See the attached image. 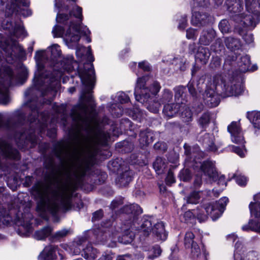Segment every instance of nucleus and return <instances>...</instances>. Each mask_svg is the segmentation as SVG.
I'll list each match as a JSON object with an SVG mask.
<instances>
[{
  "label": "nucleus",
  "instance_id": "39448f33",
  "mask_svg": "<svg viewBox=\"0 0 260 260\" xmlns=\"http://www.w3.org/2000/svg\"><path fill=\"white\" fill-rule=\"evenodd\" d=\"M63 70V71L53 69V71H46L45 73H42L41 71H39L38 74H35V86L26 91L25 96H29L38 90L42 96H49V99L45 102L47 104H50L60 86L59 80L63 72H71L72 67L70 65L64 67Z\"/></svg>",
  "mask_w": 260,
  "mask_h": 260
},
{
  "label": "nucleus",
  "instance_id": "f8f14e48",
  "mask_svg": "<svg viewBox=\"0 0 260 260\" xmlns=\"http://www.w3.org/2000/svg\"><path fill=\"white\" fill-rule=\"evenodd\" d=\"M77 72L82 84L85 86L81 98L84 101L89 102L91 100V90L95 82V72L93 64L91 63H85L83 67H79Z\"/></svg>",
  "mask_w": 260,
  "mask_h": 260
},
{
  "label": "nucleus",
  "instance_id": "a211bd4d",
  "mask_svg": "<svg viewBox=\"0 0 260 260\" xmlns=\"http://www.w3.org/2000/svg\"><path fill=\"white\" fill-rule=\"evenodd\" d=\"M120 212L128 215L131 219L133 218V223L130 228L132 230L135 229L138 231L137 227H140V225H139V223H137V221L138 219V215L142 213V209L141 207L136 204L125 205L121 209Z\"/></svg>",
  "mask_w": 260,
  "mask_h": 260
},
{
  "label": "nucleus",
  "instance_id": "4468645a",
  "mask_svg": "<svg viewBox=\"0 0 260 260\" xmlns=\"http://www.w3.org/2000/svg\"><path fill=\"white\" fill-rule=\"evenodd\" d=\"M228 131L231 135L233 142L242 144L241 146H229L228 150H231L237 154L241 157H244L246 153V150L244 144L245 143L243 136V133L239 122L233 121L228 126Z\"/></svg>",
  "mask_w": 260,
  "mask_h": 260
},
{
  "label": "nucleus",
  "instance_id": "f3484780",
  "mask_svg": "<svg viewBox=\"0 0 260 260\" xmlns=\"http://www.w3.org/2000/svg\"><path fill=\"white\" fill-rule=\"evenodd\" d=\"M247 251L246 248L239 240L235 246L234 260H259L258 254L255 251Z\"/></svg>",
  "mask_w": 260,
  "mask_h": 260
},
{
  "label": "nucleus",
  "instance_id": "774afa93",
  "mask_svg": "<svg viewBox=\"0 0 260 260\" xmlns=\"http://www.w3.org/2000/svg\"><path fill=\"white\" fill-rule=\"evenodd\" d=\"M130 259L129 255H119L117 256L116 260H128Z\"/></svg>",
  "mask_w": 260,
  "mask_h": 260
},
{
  "label": "nucleus",
  "instance_id": "bf43d9fd",
  "mask_svg": "<svg viewBox=\"0 0 260 260\" xmlns=\"http://www.w3.org/2000/svg\"><path fill=\"white\" fill-rule=\"evenodd\" d=\"M236 181L239 185L244 186L246 185L247 180L246 177L244 176H238L236 177Z\"/></svg>",
  "mask_w": 260,
  "mask_h": 260
},
{
  "label": "nucleus",
  "instance_id": "c03bdc74",
  "mask_svg": "<svg viewBox=\"0 0 260 260\" xmlns=\"http://www.w3.org/2000/svg\"><path fill=\"white\" fill-rule=\"evenodd\" d=\"M173 98V93L169 89H165L164 90L161 98L160 99V102L161 104H165L169 103Z\"/></svg>",
  "mask_w": 260,
  "mask_h": 260
},
{
  "label": "nucleus",
  "instance_id": "9d476101",
  "mask_svg": "<svg viewBox=\"0 0 260 260\" xmlns=\"http://www.w3.org/2000/svg\"><path fill=\"white\" fill-rule=\"evenodd\" d=\"M21 78V75H16L9 67L0 68V104L7 105L10 102L9 87L18 84Z\"/></svg>",
  "mask_w": 260,
  "mask_h": 260
},
{
  "label": "nucleus",
  "instance_id": "4d7b16f0",
  "mask_svg": "<svg viewBox=\"0 0 260 260\" xmlns=\"http://www.w3.org/2000/svg\"><path fill=\"white\" fill-rule=\"evenodd\" d=\"M175 181V179L174 176V174L172 171L170 170L167 174V176L166 178V182L167 185H171L172 183H174Z\"/></svg>",
  "mask_w": 260,
  "mask_h": 260
},
{
  "label": "nucleus",
  "instance_id": "2eb2a0df",
  "mask_svg": "<svg viewBox=\"0 0 260 260\" xmlns=\"http://www.w3.org/2000/svg\"><path fill=\"white\" fill-rule=\"evenodd\" d=\"M61 54L59 46L55 44L48 47L47 51H37L35 58L37 65L41 67L46 61H50L54 63L57 60V58L61 56Z\"/></svg>",
  "mask_w": 260,
  "mask_h": 260
},
{
  "label": "nucleus",
  "instance_id": "dca6fc26",
  "mask_svg": "<svg viewBox=\"0 0 260 260\" xmlns=\"http://www.w3.org/2000/svg\"><path fill=\"white\" fill-rule=\"evenodd\" d=\"M229 199L226 197L221 198L219 201L207 205L204 210L207 215H210L213 220L218 219L224 212Z\"/></svg>",
  "mask_w": 260,
  "mask_h": 260
},
{
  "label": "nucleus",
  "instance_id": "864d4df0",
  "mask_svg": "<svg viewBox=\"0 0 260 260\" xmlns=\"http://www.w3.org/2000/svg\"><path fill=\"white\" fill-rule=\"evenodd\" d=\"M117 100L121 104L126 103L129 101V98L124 92H119L116 95Z\"/></svg>",
  "mask_w": 260,
  "mask_h": 260
},
{
  "label": "nucleus",
  "instance_id": "bb28decb",
  "mask_svg": "<svg viewBox=\"0 0 260 260\" xmlns=\"http://www.w3.org/2000/svg\"><path fill=\"white\" fill-rule=\"evenodd\" d=\"M139 142L142 146H147L152 143L154 140V135L149 129L141 131L139 134Z\"/></svg>",
  "mask_w": 260,
  "mask_h": 260
},
{
  "label": "nucleus",
  "instance_id": "338daca9",
  "mask_svg": "<svg viewBox=\"0 0 260 260\" xmlns=\"http://www.w3.org/2000/svg\"><path fill=\"white\" fill-rule=\"evenodd\" d=\"M64 148L62 147H60L56 152V156L60 159H62V154L64 153Z\"/></svg>",
  "mask_w": 260,
  "mask_h": 260
},
{
  "label": "nucleus",
  "instance_id": "72a5a7b5",
  "mask_svg": "<svg viewBox=\"0 0 260 260\" xmlns=\"http://www.w3.org/2000/svg\"><path fill=\"white\" fill-rule=\"evenodd\" d=\"M225 5L229 12L235 14V15L241 11L242 7L241 2L237 0H226Z\"/></svg>",
  "mask_w": 260,
  "mask_h": 260
},
{
  "label": "nucleus",
  "instance_id": "423d86ee",
  "mask_svg": "<svg viewBox=\"0 0 260 260\" xmlns=\"http://www.w3.org/2000/svg\"><path fill=\"white\" fill-rule=\"evenodd\" d=\"M213 82V85L207 87L204 94L205 104L211 108L217 106L220 103L218 92L220 91L223 97L238 96L243 92V87L240 83L231 80L226 81L221 75H215Z\"/></svg>",
  "mask_w": 260,
  "mask_h": 260
},
{
  "label": "nucleus",
  "instance_id": "e433bc0d",
  "mask_svg": "<svg viewBox=\"0 0 260 260\" xmlns=\"http://www.w3.org/2000/svg\"><path fill=\"white\" fill-rule=\"evenodd\" d=\"M82 255L87 260L94 259L97 257L98 251L93 248L90 244H88L85 248L83 249Z\"/></svg>",
  "mask_w": 260,
  "mask_h": 260
},
{
  "label": "nucleus",
  "instance_id": "7c9ffc66",
  "mask_svg": "<svg viewBox=\"0 0 260 260\" xmlns=\"http://www.w3.org/2000/svg\"><path fill=\"white\" fill-rule=\"evenodd\" d=\"M175 92V99L176 102L181 104H185L187 102L186 99L185 87L183 86H178L174 88Z\"/></svg>",
  "mask_w": 260,
  "mask_h": 260
},
{
  "label": "nucleus",
  "instance_id": "20e7f679",
  "mask_svg": "<svg viewBox=\"0 0 260 260\" xmlns=\"http://www.w3.org/2000/svg\"><path fill=\"white\" fill-rule=\"evenodd\" d=\"M82 9L81 7L75 5L70 12L69 15L64 14H58L56 16V21L58 23L68 25V28L65 32L64 28L59 25H55L52 29L54 37L63 38L67 44L70 43H77L80 40L81 35L86 37L88 43L91 42V39L88 37L90 31L86 26H82L80 23H75L71 19L73 15L75 18L83 19Z\"/></svg>",
  "mask_w": 260,
  "mask_h": 260
},
{
  "label": "nucleus",
  "instance_id": "f257e3e1",
  "mask_svg": "<svg viewBox=\"0 0 260 260\" xmlns=\"http://www.w3.org/2000/svg\"><path fill=\"white\" fill-rule=\"evenodd\" d=\"M93 109L82 103L73 108L71 116L77 124L79 135L80 149L85 151L88 158H81L76 155L75 160L71 162L69 175L75 185H80L86 172L89 169L91 161L99 153V145H106L110 138V134L100 126L93 114Z\"/></svg>",
  "mask_w": 260,
  "mask_h": 260
},
{
  "label": "nucleus",
  "instance_id": "0eeeda50",
  "mask_svg": "<svg viewBox=\"0 0 260 260\" xmlns=\"http://www.w3.org/2000/svg\"><path fill=\"white\" fill-rule=\"evenodd\" d=\"M150 78L147 76L138 78L134 94L136 100L144 104L150 112L157 113L161 104L155 102L154 99L159 91L161 87L157 81H153L149 87H145Z\"/></svg>",
  "mask_w": 260,
  "mask_h": 260
},
{
  "label": "nucleus",
  "instance_id": "6e6d98bb",
  "mask_svg": "<svg viewBox=\"0 0 260 260\" xmlns=\"http://www.w3.org/2000/svg\"><path fill=\"white\" fill-rule=\"evenodd\" d=\"M221 59L218 56L213 57L210 63L211 67L213 69L218 68L220 66Z\"/></svg>",
  "mask_w": 260,
  "mask_h": 260
},
{
  "label": "nucleus",
  "instance_id": "13d9d810",
  "mask_svg": "<svg viewBox=\"0 0 260 260\" xmlns=\"http://www.w3.org/2000/svg\"><path fill=\"white\" fill-rule=\"evenodd\" d=\"M138 66L140 69L143 70L145 72H149L151 70L149 63L146 61L139 62Z\"/></svg>",
  "mask_w": 260,
  "mask_h": 260
},
{
  "label": "nucleus",
  "instance_id": "09e8293b",
  "mask_svg": "<svg viewBox=\"0 0 260 260\" xmlns=\"http://www.w3.org/2000/svg\"><path fill=\"white\" fill-rule=\"evenodd\" d=\"M191 249V255L194 258H198L201 256V249L196 243L190 246Z\"/></svg>",
  "mask_w": 260,
  "mask_h": 260
},
{
  "label": "nucleus",
  "instance_id": "4be33fe9",
  "mask_svg": "<svg viewBox=\"0 0 260 260\" xmlns=\"http://www.w3.org/2000/svg\"><path fill=\"white\" fill-rule=\"evenodd\" d=\"M199 141L207 150L215 152L218 149L214 144V137L212 134L206 133L199 139Z\"/></svg>",
  "mask_w": 260,
  "mask_h": 260
},
{
  "label": "nucleus",
  "instance_id": "f03ea898",
  "mask_svg": "<svg viewBox=\"0 0 260 260\" xmlns=\"http://www.w3.org/2000/svg\"><path fill=\"white\" fill-rule=\"evenodd\" d=\"M31 112L26 120V114L21 109L15 110L12 115V118L15 121L12 122L10 120L5 122L4 116L0 113V129L7 131L14 137L20 149L32 148L38 142L36 133H42L47 126L50 119L48 112L39 115L40 107L37 102L33 100L26 104Z\"/></svg>",
  "mask_w": 260,
  "mask_h": 260
},
{
  "label": "nucleus",
  "instance_id": "a18cd8bd",
  "mask_svg": "<svg viewBox=\"0 0 260 260\" xmlns=\"http://www.w3.org/2000/svg\"><path fill=\"white\" fill-rule=\"evenodd\" d=\"M161 252V250L160 246L155 245L149 250L148 257L149 258H154L160 255Z\"/></svg>",
  "mask_w": 260,
  "mask_h": 260
},
{
  "label": "nucleus",
  "instance_id": "052dcab7",
  "mask_svg": "<svg viewBox=\"0 0 260 260\" xmlns=\"http://www.w3.org/2000/svg\"><path fill=\"white\" fill-rule=\"evenodd\" d=\"M103 215V212L102 210H99L93 213L92 221H95L100 220Z\"/></svg>",
  "mask_w": 260,
  "mask_h": 260
},
{
  "label": "nucleus",
  "instance_id": "a878e982",
  "mask_svg": "<svg viewBox=\"0 0 260 260\" xmlns=\"http://www.w3.org/2000/svg\"><path fill=\"white\" fill-rule=\"evenodd\" d=\"M224 43L226 47L234 52L237 55L239 52H242L240 41L233 37H227L224 39Z\"/></svg>",
  "mask_w": 260,
  "mask_h": 260
},
{
  "label": "nucleus",
  "instance_id": "cd10ccee",
  "mask_svg": "<svg viewBox=\"0 0 260 260\" xmlns=\"http://www.w3.org/2000/svg\"><path fill=\"white\" fill-rule=\"evenodd\" d=\"M133 172L131 170H126L120 174L116 179V183L119 187H124L132 181Z\"/></svg>",
  "mask_w": 260,
  "mask_h": 260
},
{
  "label": "nucleus",
  "instance_id": "680f3d73",
  "mask_svg": "<svg viewBox=\"0 0 260 260\" xmlns=\"http://www.w3.org/2000/svg\"><path fill=\"white\" fill-rule=\"evenodd\" d=\"M187 16L185 15H184L181 19L180 20L178 28L180 29H184L187 26Z\"/></svg>",
  "mask_w": 260,
  "mask_h": 260
},
{
  "label": "nucleus",
  "instance_id": "412c9836",
  "mask_svg": "<svg viewBox=\"0 0 260 260\" xmlns=\"http://www.w3.org/2000/svg\"><path fill=\"white\" fill-rule=\"evenodd\" d=\"M193 212L188 210L185 212L182 215L180 216L182 221L186 223L192 222L194 218L197 217L200 222L205 221L207 218V215L202 213L203 211H200V209H197L193 210Z\"/></svg>",
  "mask_w": 260,
  "mask_h": 260
},
{
  "label": "nucleus",
  "instance_id": "393cba45",
  "mask_svg": "<svg viewBox=\"0 0 260 260\" xmlns=\"http://www.w3.org/2000/svg\"><path fill=\"white\" fill-rule=\"evenodd\" d=\"M236 17L237 19H235V20L238 21V19H239V23L243 27L253 29L256 26V22L251 15H244L238 14L236 15Z\"/></svg>",
  "mask_w": 260,
  "mask_h": 260
},
{
  "label": "nucleus",
  "instance_id": "58836bf2",
  "mask_svg": "<svg viewBox=\"0 0 260 260\" xmlns=\"http://www.w3.org/2000/svg\"><path fill=\"white\" fill-rule=\"evenodd\" d=\"M194 235L191 232L186 233L184 239V243L186 248H190V246L196 243L194 241Z\"/></svg>",
  "mask_w": 260,
  "mask_h": 260
},
{
  "label": "nucleus",
  "instance_id": "2f4dec72",
  "mask_svg": "<svg viewBox=\"0 0 260 260\" xmlns=\"http://www.w3.org/2000/svg\"><path fill=\"white\" fill-rule=\"evenodd\" d=\"M180 108V103H173L164 106L163 113L169 118L174 116L178 112Z\"/></svg>",
  "mask_w": 260,
  "mask_h": 260
},
{
  "label": "nucleus",
  "instance_id": "79ce46f5",
  "mask_svg": "<svg viewBox=\"0 0 260 260\" xmlns=\"http://www.w3.org/2000/svg\"><path fill=\"white\" fill-rule=\"evenodd\" d=\"M181 117L184 122H188L192 119V113L189 108H185L181 113Z\"/></svg>",
  "mask_w": 260,
  "mask_h": 260
},
{
  "label": "nucleus",
  "instance_id": "69168bd1",
  "mask_svg": "<svg viewBox=\"0 0 260 260\" xmlns=\"http://www.w3.org/2000/svg\"><path fill=\"white\" fill-rule=\"evenodd\" d=\"M197 49V46L194 43L190 44L188 46V51L190 54H193L195 53Z\"/></svg>",
  "mask_w": 260,
  "mask_h": 260
},
{
  "label": "nucleus",
  "instance_id": "1a4fd4ad",
  "mask_svg": "<svg viewBox=\"0 0 260 260\" xmlns=\"http://www.w3.org/2000/svg\"><path fill=\"white\" fill-rule=\"evenodd\" d=\"M11 3L6 6L5 11L6 19L2 23V26L4 29H8L10 31L16 33L18 30L22 32H24V29L20 24L14 23L10 18L13 14H16L20 11V14L24 17L29 16L31 15V11L29 9H20V4L23 6L27 7L29 5L28 0H10Z\"/></svg>",
  "mask_w": 260,
  "mask_h": 260
},
{
  "label": "nucleus",
  "instance_id": "a19ab883",
  "mask_svg": "<svg viewBox=\"0 0 260 260\" xmlns=\"http://www.w3.org/2000/svg\"><path fill=\"white\" fill-rule=\"evenodd\" d=\"M210 114L208 112H205L203 114L199 120V124L203 128L206 127L210 122Z\"/></svg>",
  "mask_w": 260,
  "mask_h": 260
},
{
  "label": "nucleus",
  "instance_id": "c756f323",
  "mask_svg": "<svg viewBox=\"0 0 260 260\" xmlns=\"http://www.w3.org/2000/svg\"><path fill=\"white\" fill-rule=\"evenodd\" d=\"M210 55V52L208 48L203 47H199L195 56L196 60L197 62H200L202 64H205L207 63Z\"/></svg>",
  "mask_w": 260,
  "mask_h": 260
},
{
  "label": "nucleus",
  "instance_id": "c9c22d12",
  "mask_svg": "<svg viewBox=\"0 0 260 260\" xmlns=\"http://www.w3.org/2000/svg\"><path fill=\"white\" fill-rule=\"evenodd\" d=\"M53 229L50 226H47L43 229L35 232L34 237L38 240H44L51 233Z\"/></svg>",
  "mask_w": 260,
  "mask_h": 260
},
{
  "label": "nucleus",
  "instance_id": "5701e85b",
  "mask_svg": "<svg viewBox=\"0 0 260 260\" xmlns=\"http://www.w3.org/2000/svg\"><path fill=\"white\" fill-rule=\"evenodd\" d=\"M216 36L215 31L212 28L204 29L201 33L199 43L204 46L209 45Z\"/></svg>",
  "mask_w": 260,
  "mask_h": 260
},
{
  "label": "nucleus",
  "instance_id": "e2e57ef3",
  "mask_svg": "<svg viewBox=\"0 0 260 260\" xmlns=\"http://www.w3.org/2000/svg\"><path fill=\"white\" fill-rule=\"evenodd\" d=\"M243 39L247 44H250L253 41V36L251 34H246L244 37Z\"/></svg>",
  "mask_w": 260,
  "mask_h": 260
},
{
  "label": "nucleus",
  "instance_id": "8fccbe9b",
  "mask_svg": "<svg viewBox=\"0 0 260 260\" xmlns=\"http://www.w3.org/2000/svg\"><path fill=\"white\" fill-rule=\"evenodd\" d=\"M70 232V229H63L56 232L53 236V238L56 239H60L67 236Z\"/></svg>",
  "mask_w": 260,
  "mask_h": 260
},
{
  "label": "nucleus",
  "instance_id": "0e129e2a",
  "mask_svg": "<svg viewBox=\"0 0 260 260\" xmlns=\"http://www.w3.org/2000/svg\"><path fill=\"white\" fill-rule=\"evenodd\" d=\"M188 88L189 92H190V94L192 96H195L196 95V91L195 89V88L194 87L192 83H189L188 84Z\"/></svg>",
  "mask_w": 260,
  "mask_h": 260
},
{
  "label": "nucleus",
  "instance_id": "c85d7f7f",
  "mask_svg": "<svg viewBox=\"0 0 260 260\" xmlns=\"http://www.w3.org/2000/svg\"><path fill=\"white\" fill-rule=\"evenodd\" d=\"M208 15L205 13L193 11L191 20V24L194 26H202L207 23Z\"/></svg>",
  "mask_w": 260,
  "mask_h": 260
},
{
  "label": "nucleus",
  "instance_id": "f704fd0d",
  "mask_svg": "<svg viewBox=\"0 0 260 260\" xmlns=\"http://www.w3.org/2000/svg\"><path fill=\"white\" fill-rule=\"evenodd\" d=\"M167 162L165 159L158 157L153 162V168L157 174H161L165 172L167 168Z\"/></svg>",
  "mask_w": 260,
  "mask_h": 260
},
{
  "label": "nucleus",
  "instance_id": "ddd939ff",
  "mask_svg": "<svg viewBox=\"0 0 260 260\" xmlns=\"http://www.w3.org/2000/svg\"><path fill=\"white\" fill-rule=\"evenodd\" d=\"M138 228V231L142 233L144 236H148L151 233L158 240L165 241L167 239L168 234L165 229L162 222L155 223L154 219L150 216L144 217Z\"/></svg>",
  "mask_w": 260,
  "mask_h": 260
},
{
  "label": "nucleus",
  "instance_id": "de8ad7c7",
  "mask_svg": "<svg viewBox=\"0 0 260 260\" xmlns=\"http://www.w3.org/2000/svg\"><path fill=\"white\" fill-rule=\"evenodd\" d=\"M52 109L55 113L63 115L66 112V105L64 104L57 105L56 103H54L52 106Z\"/></svg>",
  "mask_w": 260,
  "mask_h": 260
},
{
  "label": "nucleus",
  "instance_id": "37998d69",
  "mask_svg": "<svg viewBox=\"0 0 260 260\" xmlns=\"http://www.w3.org/2000/svg\"><path fill=\"white\" fill-rule=\"evenodd\" d=\"M219 28L222 34L229 32L231 27L229 21L226 19L222 20L219 24Z\"/></svg>",
  "mask_w": 260,
  "mask_h": 260
},
{
  "label": "nucleus",
  "instance_id": "49530a36",
  "mask_svg": "<svg viewBox=\"0 0 260 260\" xmlns=\"http://www.w3.org/2000/svg\"><path fill=\"white\" fill-rule=\"evenodd\" d=\"M198 34V29L190 27L186 30V37L189 40H196Z\"/></svg>",
  "mask_w": 260,
  "mask_h": 260
},
{
  "label": "nucleus",
  "instance_id": "4c0bfd02",
  "mask_svg": "<svg viewBox=\"0 0 260 260\" xmlns=\"http://www.w3.org/2000/svg\"><path fill=\"white\" fill-rule=\"evenodd\" d=\"M247 117L252 123L254 127L260 128V112H248Z\"/></svg>",
  "mask_w": 260,
  "mask_h": 260
},
{
  "label": "nucleus",
  "instance_id": "ea45409f",
  "mask_svg": "<svg viewBox=\"0 0 260 260\" xmlns=\"http://www.w3.org/2000/svg\"><path fill=\"white\" fill-rule=\"evenodd\" d=\"M186 202L188 204H196L199 203L200 196L199 192L192 191L189 196L186 197Z\"/></svg>",
  "mask_w": 260,
  "mask_h": 260
},
{
  "label": "nucleus",
  "instance_id": "473e14b6",
  "mask_svg": "<svg viewBox=\"0 0 260 260\" xmlns=\"http://www.w3.org/2000/svg\"><path fill=\"white\" fill-rule=\"evenodd\" d=\"M245 6L249 13L255 15H260V0H246Z\"/></svg>",
  "mask_w": 260,
  "mask_h": 260
},
{
  "label": "nucleus",
  "instance_id": "3c124183",
  "mask_svg": "<svg viewBox=\"0 0 260 260\" xmlns=\"http://www.w3.org/2000/svg\"><path fill=\"white\" fill-rule=\"evenodd\" d=\"M179 177L183 181L189 180L191 177L190 171L188 169L182 170L180 173Z\"/></svg>",
  "mask_w": 260,
  "mask_h": 260
},
{
  "label": "nucleus",
  "instance_id": "603ef678",
  "mask_svg": "<svg viewBox=\"0 0 260 260\" xmlns=\"http://www.w3.org/2000/svg\"><path fill=\"white\" fill-rule=\"evenodd\" d=\"M223 47V41L220 38L217 39L214 44L211 46V49L214 52H218V51H220L221 48Z\"/></svg>",
  "mask_w": 260,
  "mask_h": 260
},
{
  "label": "nucleus",
  "instance_id": "6e6552de",
  "mask_svg": "<svg viewBox=\"0 0 260 260\" xmlns=\"http://www.w3.org/2000/svg\"><path fill=\"white\" fill-rule=\"evenodd\" d=\"M185 154L187 156L186 160L192 163L190 165L195 171L199 173L196 175V178L194 181V186L199 187L202 183V178L199 176L200 173H203L212 181H216L218 178V174L215 169L214 163L210 160L205 161L203 162L198 160L197 155L199 152L198 150H191L190 147L186 143L184 145Z\"/></svg>",
  "mask_w": 260,
  "mask_h": 260
},
{
  "label": "nucleus",
  "instance_id": "7ed1b4c3",
  "mask_svg": "<svg viewBox=\"0 0 260 260\" xmlns=\"http://www.w3.org/2000/svg\"><path fill=\"white\" fill-rule=\"evenodd\" d=\"M32 194L37 202V210L43 218L46 213L55 216L71 207L73 190L67 185L54 188L49 184H38L33 187Z\"/></svg>",
  "mask_w": 260,
  "mask_h": 260
},
{
  "label": "nucleus",
  "instance_id": "5fc2aeb1",
  "mask_svg": "<svg viewBox=\"0 0 260 260\" xmlns=\"http://www.w3.org/2000/svg\"><path fill=\"white\" fill-rule=\"evenodd\" d=\"M123 198L122 197L116 198L112 202L110 208L112 210H115L116 208H118L119 206L123 204Z\"/></svg>",
  "mask_w": 260,
  "mask_h": 260
},
{
  "label": "nucleus",
  "instance_id": "9b49d317",
  "mask_svg": "<svg viewBox=\"0 0 260 260\" xmlns=\"http://www.w3.org/2000/svg\"><path fill=\"white\" fill-rule=\"evenodd\" d=\"M28 210V209H26L22 212L20 209L18 211L16 209L11 210L6 217L8 222L13 221L19 227L17 233L22 237H27L31 232L32 215Z\"/></svg>",
  "mask_w": 260,
  "mask_h": 260
},
{
  "label": "nucleus",
  "instance_id": "b1692460",
  "mask_svg": "<svg viewBox=\"0 0 260 260\" xmlns=\"http://www.w3.org/2000/svg\"><path fill=\"white\" fill-rule=\"evenodd\" d=\"M57 247L50 245L46 246L38 256V260H55L56 258V251Z\"/></svg>",
  "mask_w": 260,
  "mask_h": 260
},
{
  "label": "nucleus",
  "instance_id": "aec40b11",
  "mask_svg": "<svg viewBox=\"0 0 260 260\" xmlns=\"http://www.w3.org/2000/svg\"><path fill=\"white\" fill-rule=\"evenodd\" d=\"M241 52H239L235 57L234 56H232L231 60L234 61L236 59H239L238 61V66L239 68V70L241 72H246L250 70V57L247 55H241ZM231 60V57L229 56L225 60V62L228 63Z\"/></svg>",
  "mask_w": 260,
  "mask_h": 260
},
{
  "label": "nucleus",
  "instance_id": "6ab92c4d",
  "mask_svg": "<svg viewBox=\"0 0 260 260\" xmlns=\"http://www.w3.org/2000/svg\"><path fill=\"white\" fill-rule=\"evenodd\" d=\"M0 152L5 158L15 160L20 159L17 150L14 149L7 141L2 139H0Z\"/></svg>",
  "mask_w": 260,
  "mask_h": 260
}]
</instances>
